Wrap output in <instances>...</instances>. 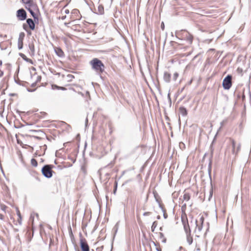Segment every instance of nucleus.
<instances>
[{
    "label": "nucleus",
    "mask_w": 251,
    "mask_h": 251,
    "mask_svg": "<svg viewBox=\"0 0 251 251\" xmlns=\"http://www.w3.org/2000/svg\"><path fill=\"white\" fill-rule=\"evenodd\" d=\"M179 111L182 116H186L187 115V111L184 107H180Z\"/></svg>",
    "instance_id": "nucleus-13"
},
{
    "label": "nucleus",
    "mask_w": 251,
    "mask_h": 251,
    "mask_svg": "<svg viewBox=\"0 0 251 251\" xmlns=\"http://www.w3.org/2000/svg\"><path fill=\"white\" fill-rule=\"evenodd\" d=\"M89 63L92 67V69L94 70L97 74L100 75L104 71V65L101 61L98 58H93L90 61Z\"/></svg>",
    "instance_id": "nucleus-1"
},
{
    "label": "nucleus",
    "mask_w": 251,
    "mask_h": 251,
    "mask_svg": "<svg viewBox=\"0 0 251 251\" xmlns=\"http://www.w3.org/2000/svg\"><path fill=\"white\" fill-rule=\"evenodd\" d=\"M181 221L183 226V228L186 235H189L191 233V230L188 224V220L186 217H182Z\"/></svg>",
    "instance_id": "nucleus-5"
},
{
    "label": "nucleus",
    "mask_w": 251,
    "mask_h": 251,
    "mask_svg": "<svg viewBox=\"0 0 251 251\" xmlns=\"http://www.w3.org/2000/svg\"><path fill=\"white\" fill-rule=\"evenodd\" d=\"M159 238L160 240L162 242L166 243V239L165 237H164V234H163V233H162V232H159Z\"/></svg>",
    "instance_id": "nucleus-17"
},
{
    "label": "nucleus",
    "mask_w": 251,
    "mask_h": 251,
    "mask_svg": "<svg viewBox=\"0 0 251 251\" xmlns=\"http://www.w3.org/2000/svg\"><path fill=\"white\" fill-rule=\"evenodd\" d=\"M17 214L18 216V222L19 224L21 225H22V216L19 209H17Z\"/></svg>",
    "instance_id": "nucleus-19"
},
{
    "label": "nucleus",
    "mask_w": 251,
    "mask_h": 251,
    "mask_svg": "<svg viewBox=\"0 0 251 251\" xmlns=\"http://www.w3.org/2000/svg\"><path fill=\"white\" fill-rule=\"evenodd\" d=\"M151 214V212H145L143 213V215L145 216H149Z\"/></svg>",
    "instance_id": "nucleus-28"
},
{
    "label": "nucleus",
    "mask_w": 251,
    "mask_h": 251,
    "mask_svg": "<svg viewBox=\"0 0 251 251\" xmlns=\"http://www.w3.org/2000/svg\"><path fill=\"white\" fill-rule=\"evenodd\" d=\"M157 226V222L156 221H154L153 222L151 229V231L153 232L155 230V228Z\"/></svg>",
    "instance_id": "nucleus-23"
},
{
    "label": "nucleus",
    "mask_w": 251,
    "mask_h": 251,
    "mask_svg": "<svg viewBox=\"0 0 251 251\" xmlns=\"http://www.w3.org/2000/svg\"><path fill=\"white\" fill-rule=\"evenodd\" d=\"M17 17L20 21H24L26 18V13L25 11L22 8L17 11Z\"/></svg>",
    "instance_id": "nucleus-7"
},
{
    "label": "nucleus",
    "mask_w": 251,
    "mask_h": 251,
    "mask_svg": "<svg viewBox=\"0 0 251 251\" xmlns=\"http://www.w3.org/2000/svg\"><path fill=\"white\" fill-rule=\"evenodd\" d=\"M25 26H26V25H23V27L25 29Z\"/></svg>",
    "instance_id": "nucleus-43"
},
{
    "label": "nucleus",
    "mask_w": 251,
    "mask_h": 251,
    "mask_svg": "<svg viewBox=\"0 0 251 251\" xmlns=\"http://www.w3.org/2000/svg\"><path fill=\"white\" fill-rule=\"evenodd\" d=\"M21 56L23 58V59H25V55L23 54H21Z\"/></svg>",
    "instance_id": "nucleus-41"
},
{
    "label": "nucleus",
    "mask_w": 251,
    "mask_h": 251,
    "mask_svg": "<svg viewBox=\"0 0 251 251\" xmlns=\"http://www.w3.org/2000/svg\"><path fill=\"white\" fill-rule=\"evenodd\" d=\"M117 188V182L116 181L115 183V188H114V192H113L114 194H116Z\"/></svg>",
    "instance_id": "nucleus-27"
},
{
    "label": "nucleus",
    "mask_w": 251,
    "mask_h": 251,
    "mask_svg": "<svg viewBox=\"0 0 251 251\" xmlns=\"http://www.w3.org/2000/svg\"><path fill=\"white\" fill-rule=\"evenodd\" d=\"M232 145V152L233 154L236 155L241 149V144H236V142L233 139H230Z\"/></svg>",
    "instance_id": "nucleus-6"
},
{
    "label": "nucleus",
    "mask_w": 251,
    "mask_h": 251,
    "mask_svg": "<svg viewBox=\"0 0 251 251\" xmlns=\"http://www.w3.org/2000/svg\"><path fill=\"white\" fill-rule=\"evenodd\" d=\"M0 208L2 211H5L7 206L4 204H0Z\"/></svg>",
    "instance_id": "nucleus-26"
},
{
    "label": "nucleus",
    "mask_w": 251,
    "mask_h": 251,
    "mask_svg": "<svg viewBox=\"0 0 251 251\" xmlns=\"http://www.w3.org/2000/svg\"><path fill=\"white\" fill-rule=\"evenodd\" d=\"M161 28L162 30H164V24L163 23H162L161 24Z\"/></svg>",
    "instance_id": "nucleus-32"
},
{
    "label": "nucleus",
    "mask_w": 251,
    "mask_h": 251,
    "mask_svg": "<svg viewBox=\"0 0 251 251\" xmlns=\"http://www.w3.org/2000/svg\"><path fill=\"white\" fill-rule=\"evenodd\" d=\"M223 87L225 90L229 89L232 86V76L227 75L223 81Z\"/></svg>",
    "instance_id": "nucleus-4"
},
{
    "label": "nucleus",
    "mask_w": 251,
    "mask_h": 251,
    "mask_svg": "<svg viewBox=\"0 0 251 251\" xmlns=\"http://www.w3.org/2000/svg\"><path fill=\"white\" fill-rule=\"evenodd\" d=\"M57 54L59 57H62L64 55V52L60 49H57V50L56 51Z\"/></svg>",
    "instance_id": "nucleus-21"
},
{
    "label": "nucleus",
    "mask_w": 251,
    "mask_h": 251,
    "mask_svg": "<svg viewBox=\"0 0 251 251\" xmlns=\"http://www.w3.org/2000/svg\"><path fill=\"white\" fill-rule=\"evenodd\" d=\"M52 165H46L42 168L41 172L43 176L47 178H50L52 176L53 171Z\"/></svg>",
    "instance_id": "nucleus-2"
},
{
    "label": "nucleus",
    "mask_w": 251,
    "mask_h": 251,
    "mask_svg": "<svg viewBox=\"0 0 251 251\" xmlns=\"http://www.w3.org/2000/svg\"><path fill=\"white\" fill-rule=\"evenodd\" d=\"M163 79L166 82H170L171 81V74L167 72H164Z\"/></svg>",
    "instance_id": "nucleus-12"
},
{
    "label": "nucleus",
    "mask_w": 251,
    "mask_h": 251,
    "mask_svg": "<svg viewBox=\"0 0 251 251\" xmlns=\"http://www.w3.org/2000/svg\"><path fill=\"white\" fill-rule=\"evenodd\" d=\"M157 219H158V220L160 219V216L159 215L157 216Z\"/></svg>",
    "instance_id": "nucleus-42"
},
{
    "label": "nucleus",
    "mask_w": 251,
    "mask_h": 251,
    "mask_svg": "<svg viewBox=\"0 0 251 251\" xmlns=\"http://www.w3.org/2000/svg\"><path fill=\"white\" fill-rule=\"evenodd\" d=\"M203 221L204 218L203 217H201L200 218L199 221L196 220L195 221L196 227L194 232L196 234V236L198 237L200 236V233L202 228Z\"/></svg>",
    "instance_id": "nucleus-3"
},
{
    "label": "nucleus",
    "mask_w": 251,
    "mask_h": 251,
    "mask_svg": "<svg viewBox=\"0 0 251 251\" xmlns=\"http://www.w3.org/2000/svg\"><path fill=\"white\" fill-rule=\"evenodd\" d=\"M97 13L99 14H103L104 13V8L102 5L98 6Z\"/></svg>",
    "instance_id": "nucleus-15"
},
{
    "label": "nucleus",
    "mask_w": 251,
    "mask_h": 251,
    "mask_svg": "<svg viewBox=\"0 0 251 251\" xmlns=\"http://www.w3.org/2000/svg\"><path fill=\"white\" fill-rule=\"evenodd\" d=\"M41 76H39V75H38L37 76V79H36V82H37L38 81H41Z\"/></svg>",
    "instance_id": "nucleus-30"
},
{
    "label": "nucleus",
    "mask_w": 251,
    "mask_h": 251,
    "mask_svg": "<svg viewBox=\"0 0 251 251\" xmlns=\"http://www.w3.org/2000/svg\"><path fill=\"white\" fill-rule=\"evenodd\" d=\"M153 244H154V245L155 246H156V244H155V243L154 242H153Z\"/></svg>",
    "instance_id": "nucleus-49"
},
{
    "label": "nucleus",
    "mask_w": 251,
    "mask_h": 251,
    "mask_svg": "<svg viewBox=\"0 0 251 251\" xmlns=\"http://www.w3.org/2000/svg\"><path fill=\"white\" fill-rule=\"evenodd\" d=\"M187 241L189 245H191L193 243V238L191 236V233L189 235H186Z\"/></svg>",
    "instance_id": "nucleus-18"
},
{
    "label": "nucleus",
    "mask_w": 251,
    "mask_h": 251,
    "mask_svg": "<svg viewBox=\"0 0 251 251\" xmlns=\"http://www.w3.org/2000/svg\"><path fill=\"white\" fill-rule=\"evenodd\" d=\"M31 164L34 167H37L38 165V163L36 160L34 158H32L31 160Z\"/></svg>",
    "instance_id": "nucleus-22"
},
{
    "label": "nucleus",
    "mask_w": 251,
    "mask_h": 251,
    "mask_svg": "<svg viewBox=\"0 0 251 251\" xmlns=\"http://www.w3.org/2000/svg\"><path fill=\"white\" fill-rule=\"evenodd\" d=\"M35 90V89L33 90H28V92H33Z\"/></svg>",
    "instance_id": "nucleus-45"
},
{
    "label": "nucleus",
    "mask_w": 251,
    "mask_h": 251,
    "mask_svg": "<svg viewBox=\"0 0 251 251\" xmlns=\"http://www.w3.org/2000/svg\"><path fill=\"white\" fill-rule=\"evenodd\" d=\"M190 196L188 193H184L183 196V200L187 201L190 200Z\"/></svg>",
    "instance_id": "nucleus-20"
},
{
    "label": "nucleus",
    "mask_w": 251,
    "mask_h": 251,
    "mask_svg": "<svg viewBox=\"0 0 251 251\" xmlns=\"http://www.w3.org/2000/svg\"><path fill=\"white\" fill-rule=\"evenodd\" d=\"M65 13H69V10H66L65 11Z\"/></svg>",
    "instance_id": "nucleus-44"
},
{
    "label": "nucleus",
    "mask_w": 251,
    "mask_h": 251,
    "mask_svg": "<svg viewBox=\"0 0 251 251\" xmlns=\"http://www.w3.org/2000/svg\"><path fill=\"white\" fill-rule=\"evenodd\" d=\"M178 76V74L177 73H175L173 75V79L174 80L176 81L177 79V78Z\"/></svg>",
    "instance_id": "nucleus-25"
},
{
    "label": "nucleus",
    "mask_w": 251,
    "mask_h": 251,
    "mask_svg": "<svg viewBox=\"0 0 251 251\" xmlns=\"http://www.w3.org/2000/svg\"><path fill=\"white\" fill-rule=\"evenodd\" d=\"M183 38L186 40L189 44H191L193 40V36L188 32H185L183 33Z\"/></svg>",
    "instance_id": "nucleus-10"
},
{
    "label": "nucleus",
    "mask_w": 251,
    "mask_h": 251,
    "mask_svg": "<svg viewBox=\"0 0 251 251\" xmlns=\"http://www.w3.org/2000/svg\"><path fill=\"white\" fill-rule=\"evenodd\" d=\"M58 89H61L62 90H66V88L63 87H57Z\"/></svg>",
    "instance_id": "nucleus-33"
},
{
    "label": "nucleus",
    "mask_w": 251,
    "mask_h": 251,
    "mask_svg": "<svg viewBox=\"0 0 251 251\" xmlns=\"http://www.w3.org/2000/svg\"><path fill=\"white\" fill-rule=\"evenodd\" d=\"M211 161H210V162L209 164V166H211Z\"/></svg>",
    "instance_id": "nucleus-47"
},
{
    "label": "nucleus",
    "mask_w": 251,
    "mask_h": 251,
    "mask_svg": "<svg viewBox=\"0 0 251 251\" xmlns=\"http://www.w3.org/2000/svg\"><path fill=\"white\" fill-rule=\"evenodd\" d=\"M36 82H35L34 83H32V84H31V86L32 87H35L36 85Z\"/></svg>",
    "instance_id": "nucleus-34"
},
{
    "label": "nucleus",
    "mask_w": 251,
    "mask_h": 251,
    "mask_svg": "<svg viewBox=\"0 0 251 251\" xmlns=\"http://www.w3.org/2000/svg\"><path fill=\"white\" fill-rule=\"evenodd\" d=\"M25 34L24 32H21L19 34L18 40V49L21 50L23 47V40L25 37Z\"/></svg>",
    "instance_id": "nucleus-9"
},
{
    "label": "nucleus",
    "mask_w": 251,
    "mask_h": 251,
    "mask_svg": "<svg viewBox=\"0 0 251 251\" xmlns=\"http://www.w3.org/2000/svg\"><path fill=\"white\" fill-rule=\"evenodd\" d=\"M25 8L26 9L30 12V13L31 14V15L32 16V17L34 18V19H36V14L35 13V12L31 9L30 7H28V6L27 5H25Z\"/></svg>",
    "instance_id": "nucleus-14"
},
{
    "label": "nucleus",
    "mask_w": 251,
    "mask_h": 251,
    "mask_svg": "<svg viewBox=\"0 0 251 251\" xmlns=\"http://www.w3.org/2000/svg\"><path fill=\"white\" fill-rule=\"evenodd\" d=\"M237 73L239 74V75H242V73H243V69L241 68H238L237 70Z\"/></svg>",
    "instance_id": "nucleus-24"
},
{
    "label": "nucleus",
    "mask_w": 251,
    "mask_h": 251,
    "mask_svg": "<svg viewBox=\"0 0 251 251\" xmlns=\"http://www.w3.org/2000/svg\"><path fill=\"white\" fill-rule=\"evenodd\" d=\"M197 250L200 251V248H197Z\"/></svg>",
    "instance_id": "nucleus-46"
},
{
    "label": "nucleus",
    "mask_w": 251,
    "mask_h": 251,
    "mask_svg": "<svg viewBox=\"0 0 251 251\" xmlns=\"http://www.w3.org/2000/svg\"><path fill=\"white\" fill-rule=\"evenodd\" d=\"M2 75H3V73H1L0 74V76H2Z\"/></svg>",
    "instance_id": "nucleus-48"
},
{
    "label": "nucleus",
    "mask_w": 251,
    "mask_h": 251,
    "mask_svg": "<svg viewBox=\"0 0 251 251\" xmlns=\"http://www.w3.org/2000/svg\"><path fill=\"white\" fill-rule=\"evenodd\" d=\"M29 48H30V50H31V51L34 52V46L33 45H30L29 46Z\"/></svg>",
    "instance_id": "nucleus-29"
},
{
    "label": "nucleus",
    "mask_w": 251,
    "mask_h": 251,
    "mask_svg": "<svg viewBox=\"0 0 251 251\" xmlns=\"http://www.w3.org/2000/svg\"><path fill=\"white\" fill-rule=\"evenodd\" d=\"M80 244L82 251H89V247L85 239H80Z\"/></svg>",
    "instance_id": "nucleus-8"
},
{
    "label": "nucleus",
    "mask_w": 251,
    "mask_h": 251,
    "mask_svg": "<svg viewBox=\"0 0 251 251\" xmlns=\"http://www.w3.org/2000/svg\"><path fill=\"white\" fill-rule=\"evenodd\" d=\"M21 56L23 58V59H25V55L23 54H21Z\"/></svg>",
    "instance_id": "nucleus-40"
},
{
    "label": "nucleus",
    "mask_w": 251,
    "mask_h": 251,
    "mask_svg": "<svg viewBox=\"0 0 251 251\" xmlns=\"http://www.w3.org/2000/svg\"><path fill=\"white\" fill-rule=\"evenodd\" d=\"M26 23L31 30H34L35 29V23L32 19H27L26 20Z\"/></svg>",
    "instance_id": "nucleus-11"
},
{
    "label": "nucleus",
    "mask_w": 251,
    "mask_h": 251,
    "mask_svg": "<svg viewBox=\"0 0 251 251\" xmlns=\"http://www.w3.org/2000/svg\"><path fill=\"white\" fill-rule=\"evenodd\" d=\"M0 219L3 220L4 219V215L2 214H0Z\"/></svg>",
    "instance_id": "nucleus-31"
},
{
    "label": "nucleus",
    "mask_w": 251,
    "mask_h": 251,
    "mask_svg": "<svg viewBox=\"0 0 251 251\" xmlns=\"http://www.w3.org/2000/svg\"><path fill=\"white\" fill-rule=\"evenodd\" d=\"M156 250L157 251H161V249L159 248H156Z\"/></svg>",
    "instance_id": "nucleus-37"
},
{
    "label": "nucleus",
    "mask_w": 251,
    "mask_h": 251,
    "mask_svg": "<svg viewBox=\"0 0 251 251\" xmlns=\"http://www.w3.org/2000/svg\"><path fill=\"white\" fill-rule=\"evenodd\" d=\"M22 1L26 4V5L28 6V7H31L33 4V1L31 0H22Z\"/></svg>",
    "instance_id": "nucleus-16"
},
{
    "label": "nucleus",
    "mask_w": 251,
    "mask_h": 251,
    "mask_svg": "<svg viewBox=\"0 0 251 251\" xmlns=\"http://www.w3.org/2000/svg\"><path fill=\"white\" fill-rule=\"evenodd\" d=\"M21 56L23 58V59H25V55L23 54H21Z\"/></svg>",
    "instance_id": "nucleus-39"
},
{
    "label": "nucleus",
    "mask_w": 251,
    "mask_h": 251,
    "mask_svg": "<svg viewBox=\"0 0 251 251\" xmlns=\"http://www.w3.org/2000/svg\"><path fill=\"white\" fill-rule=\"evenodd\" d=\"M21 56L23 58V59H25V55L23 54H21Z\"/></svg>",
    "instance_id": "nucleus-38"
},
{
    "label": "nucleus",
    "mask_w": 251,
    "mask_h": 251,
    "mask_svg": "<svg viewBox=\"0 0 251 251\" xmlns=\"http://www.w3.org/2000/svg\"><path fill=\"white\" fill-rule=\"evenodd\" d=\"M163 216H164V218L165 219H166V218H167V214H166L165 213H164V214H163Z\"/></svg>",
    "instance_id": "nucleus-35"
},
{
    "label": "nucleus",
    "mask_w": 251,
    "mask_h": 251,
    "mask_svg": "<svg viewBox=\"0 0 251 251\" xmlns=\"http://www.w3.org/2000/svg\"><path fill=\"white\" fill-rule=\"evenodd\" d=\"M213 150L211 149V157L213 156Z\"/></svg>",
    "instance_id": "nucleus-36"
}]
</instances>
